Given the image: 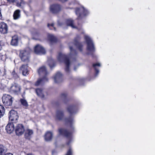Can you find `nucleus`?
<instances>
[{"instance_id":"412c9836","label":"nucleus","mask_w":155,"mask_h":155,"mask_svg":"<svg viewBox=\"0 0 155 155\" xmlns=\"http://www.w3.org/2000/svg\"><path fill=\"white\" fill-rule=\"evenodd\" d=\"M36 93L38 96L41 98H44V94L43 90L41 88H37L35 90Z\"/></svg>"},{"instance_id":"7ed1b4c3","label":"nucleus","mask_w":155,"mask_h":155,"mask_svg":"<svg viewBox=\"0 0 155 155\" xmlns=\"http://www.w3.org/2000/svg\"><path fill=\"white\" fill-rule=\"evenodd\" d=\"M38 74L42 76H44L42 78H39L35 84L36 86L43 84L45 82L48 81V79L46 77V76L48 74L46 68L44 66H42L38 70Z\"/></svg>"},{"instance_id":"0eeeda50","label":"nucleus","mask_w":155,"mask_h":155,"mask_svg":"<svg viewBox=\"0 0 155 155\" xmlns=\"http://www.w3.org/2000/svg\"><path fill=\"white\" fill-rule=\"evenodd\" d=\"M2 100L4 104L6 106H11L12 102V97L10 95L4 94L2 97Z\"/></svg>"},{"instance_id":"6e6552de","label":"nucleus","mask_w":155,"mask_h":155,"mask_svg":"<svg viewBox=\"0 0 155 155\" xmlns=\"http://www.w3.org/2000/svg\"><path fill=\"white\" fill-rule=\"evenodd\" d=\"M9 120L13 123H16L18 118L17 112L13 110H11L9 112Z\"/></svg>"},{"instance_id":"473e14b6","label":"nucleus","mask_w":155,"mask_h":155,"mask_svg":"<svg viewBox=\"0 0 155 155\" xmlns=\"http://www.w3.org/2000/svg\"><path fill=\"white\" fill-rule=\"evenodd\" d=\"M6 70L5 69H4V71H2L0 69V76H4L6 74Z\"/></svg>"},{"instance_id":"4468645a","label":"nucleus","mask_w":155,"mask_h":155,"mask_svg":"<svg viewBox=\"0 0 155 155\" xmlns=\"http://www.w3.org/2000/svg\"><path fill=\"white\" fill-rule=\"evenodd\" d=\"M8 28L6 24L2 22L0 25V32L2 34H5L8 32Z\"/></svg>"},{"instance_id":"aec40b11","label":"nucleus","mask_w":155,"mask_h":155,"mask_svg":"<svg viewBox=\"0 0 155 155\" xmlns=\"http://www.w3.org/2000/svg\"><path fill=\"white\" fill-rule=\"evenodd\" d=\"M63 113L61 111L58 110L56 112V119L57 120H61L63 118Z\"/></svg>"},{"instance_id":"ea45409f","label":"nucleus","mask_w":155,"mask_h":155,"mask_svg":"<svg viewBox=\"0 0 155 155\" xmlns=\"http://www.w3.org/2000/svg\"><path fill=\"white\" fill-rule=\"evenodd\" d=\"M72 1H73V2H72V3H71L70 4H74L75 2L76 1V0H72Z\"/></svg>"},{"instance_id":"c756f323","label":"nucleus","mask_w":155,"mask_h":155,"mask_svg":"<svg viewBox=\"0 0 155 155\" xmlns=\"http://www.w3.org/2000/svg\"><path fill=\"white\" fill-rule=\"evenodd\" d=\"M5 112L4 107L0 105V118L2 117Z\"/></svg>"},{"instance_id":"c9c22d12","label":"nucleus","mask_w":155,"mask_h":155,"mask_svg":"<svg viewBox=\"0 0 155 155\" xmlns=\"http://www.w3.org/2000/svg\"><path fill=\"white\" fill-rule=\"evenodd\" d=\"M66 96V94L65 93L62 94H61V97L62 98H64Z\"/></svg>"},{"instance_id":"bb28decb","label":"nucleus","mask_w":155,"mask_h":155,"mask_svg":"<svg viewBox=\"0 0 155 155\" xmlns=\"http://www.w3.org/2000/svg\"><path fill=\"white\" fill-rule=\"evenodd\" d=\"M75 45L78 48L80 51H81L82 50V47L83 45L82 43H80L77 41L76 40H75Z\"/></svg>"},{"instance_id":"b1692460","label":"nucleus","mask_w":155,"mask_h":155,"mask_svg":"<svg viewBox=\"0 0 155 155\" xmlns=\"http://www.w3.org/2000/svg\"><path fill=\"white\" fill-rule=\"evenodd\" d=\"M7 151V149L6 147L3 145L0 144V155L4 154Z\"/></svg>"},{"instance_id":"f3484780","label":"nucleus","mask_w":155,"mask_h":155,"mask_svg":"<svg viewBox=\"0 0 155 155\" xmlns=\"http://www.w3.org/2000/svg\"><path fill=\"white\" fill-rule=\"evenodd\" d=\"M54 78V82L58 83L62 80V75L60 72H58L55 75Z\"/></svg>"},{"instance_id":"6ab92c4d","label":"nucleus","mask_w":155,"mask_h":155,"mask_svg":"<svg viewBox=\"0 0 155 155\" xmlns=\"http://www.w3.org/2000/svg\"><path fill=\"white\" fill-rule=\"evenodd\" d=\"M33 133V131L31 129H27L25 131V137L26 139H29Z\"/></svg>"},{"instance_id":"f03ea898","label":"nucleus","mask_w":155,"mask_h":155,"mask_svg":"<svg viewBox=\"0 0 155 155\" xmlns=\"http://www.w3.org/2000/svg\"><path fill=\"white\" fill-rule=\"evenodd\" d=\"M70 54L68 56L66 55L61 53H59L57 57L58 61L60 62H64L66 65L65 71L66 72H68L69 71V66L70 62L69 61V57H71L73 53L76 54L75 51L73 49L72 47H70Z\"/></svg>"},{"instance_id":"a19ab883","label":"nucleus","mask_w":155,"mask_h":155,"mask_svg":"<svg viewBox=\"0 0 155 155\" xmlns=\"http://www.w3.org/2000/svg\"><path fill=\"white\" fill-rule=\"evenodd\" d=\"M5 155H13V154L10 153H7V154H5Z\"/></svg>"},{"instance_id":"dca6fc26","label":"nucleus","mask_w":155,"mask_h":155,"mask_svg":"<svg viewBox=\"0 0 155 155\" xmlns=\"http://www.w3.org/2000/svg\"><path fill=\"white\" fill-rule=\"evenodd\" d=\"M13 123H9L5 127V130L9 134H11L14 130V126Z\"/></svg>"},{"instance_id":"2eb2a0df","label":"nucleus","mask_w":155,"mask_h":155,"mask_svg":"<svg viewBox=\"0 0 155 155\" xmlns=\"http://www.w3.org/2000/svg\"><path fill=\"white\" fill-rule=\"evenodd\" d=\"M27 64H23L20 68V71L24 76H26L29 74V70L28 68Z\"/></svg>"},{"instance_id":"9b49d317","label":"nucleus","mask_w":155,"mask_h":155,"mask_svg":"<svg viewBox=\"0 0 155 155\" xmlns=\"http://www.w3.org/2000/svg\"><path fill=\"white\" fill-rule=\"evenodd\" d=\"M20 86L16 83L12 84L10 88V91L15 94H18L20 91Z\"/></svg>"},{"instance_id":"49530a36","label":"nucleus","mask_w":155,"mask_h":155,"mask_svg":"<svg viewBox=\"0 0 155 155\" xmlns=\"http://www.w3.org/2000/svg\"><path fill=\"white\" fill-rule=\"evenodd\" d=\"M17 4H18H18L17 3Z\"/></svg>"},{"instance_id":"58836bf2","label":"nucleus","mask_w":155,"mask_h":155,"mask_svg":"<svg viewBox=\"0 0 155 155\" xmlns=\"http://www.w3.org/2000/svg\"><path fill=\"white\" fill-rule=\"evenodd\" d=\"M24 4V2L23 1H21V2H20V4H19V5L21 6L23 4Z\"/></svg>"},{"instance_id":"ddd939ff","label":"nucleus","mask_w":155,"mask_h":155,"mask_svg":"<svg viewBox=\"0 0 155 155\" xmlns=\"http://www.w3.org/2000/svg\"><path fill=\"white\" fill-rule=\"evenodd\" d=\"M58 25L59 26H62L64 25H67V26H70L72 28H75V27L74 25L73 21L71 19H68L66 20V23L65 24L64 23H60L59 21H58Z\"/></svg>"},{"instance_id":"9d476101","label":"nucleus","mask_w":155,"mask_h":155,"mask_svg":"<svg viewBox=\"0 0 155 155\" xmlns=\"http://www.w3.org/2000/svg\"><path fill=\"white\" fill-rule=\"evenodd\" d=\"M35 52L38 54H43L45 53V49L41 45H38L35 48Z\"/></svg>"},{"instance_id":"20e7f679","label":"nucleus","mask_w":155,"mask_h":155,"mask_svg":"<svg viewBox=\"0 0 155 155\" xmlns=\"http://www.w3.org/2000/svg\"><path fill=\"white\" fill-rule=\"evenodd\" d=\"M84 38L87 44V50L91 52H93L95 51L94 45L91 38L88 35H85Z\"/></svg>"},{"instance_id":"7c9ffc66","label":"nucleus","mask_w":155,"mask_h":155,"mask_svg":"<svg viewBox=\"0 0 155 155\" xmlns=\"http://www.w3.org/2000/svg\"><path fill=\"white\" fill-rule=\"evenodd\" d=\"M54 24L52 23L51 24H48V27L51 30L54 29V31H56V29L54 27Z\"/></svg>"},{"instance_id":"37998d69","label":"nucleus","mask_w":155,"mask_h":155,"mask_svg":"<svg viewBox=\"0 0 155 155\" xmlns=\"http://www.w3.org/2000/svg\"><path fill=\"white\" fill-rule=\"evenodd\" d=\"M2 49V46H1V45L0 44V51Z\"/></svg>"},{"instance_id":"4be33fe9","label":"nucleus","mask_w":155,"mask_h":155,"mask_svg":"<svg viewBox=\"0 0 155 155\" xmlns=\"http://www.w3.org/2000/svg\"><path fill=\"white\" fill-rule=\"evenodd\" d=\"M53 134L50 131H48L45 134V139L46 141H49L52 138Z\"/></svg>"},{"instance_id":"72a5a7b5","label":"nucleus","mask_w":155,"mask_h":155,"mask_svg":"<svg viewBox=\"0 0 155 155\" xmlns=\"http://www.w3.org/2000/svg\"><path fill=\"white\" fill-rule=\"evenodd\" d=\"M72 151L71 149L70 148L67 151V152L66 155H72Z\"/></svg>"},{"instance_id":"393cba45","label":"nucleus","mask_w":155,"mask_h":155,"mask_svg":"<svg viewBox=\"0 0 155 155\" xmlns=\"http://www.w3.org/2000/svg\"><path fill=\"white\" fill-rule=\"evenodd\" d=\"M48 38L51 43H54L56 42L57 39L52 35L49 34L48 35Z\"/></svg>"},{"instance_id":"a878e982","label":"nucleus","mask_w":155,"mask_h":155,"mask_svg":"<svg viewBox=\"0 0 155 155\" xmlns=\"http://www.w3.org/2000/svg\"><path fill=\"white\" fill-rule=\"evenodd\" d=\"M101 66V64L99 63H97L95 64H94L93 65V66L95 70L96 73L95 75L96 76H97L99 73V71L98 69L97 68V67H100Z\"/></svg>"},{"instance_id":"79ce46f5","label":"nucleus","mask_w":155,"mask_h":155,"mask_svg":"<svg viewBox=\"0 0 155 155\" xmlns=\"http://www.w3.org/2000/svg\"><path fill=\"white\" fill-rule=\"evenodd\" d=\"M2 16L1 12V9H0V16Z\"/></svg>"},{"instance_id":"c85d7f7f","label":"nucleus","mask_w":155,"mask_h":155,"mask_svg":"<svg viewBox=\"0 0 155 155\" xmlns=\"http://www.w3.org/2000/svg\"><path fill=\"white\" fill-rule=\"evenodd\" d=\"M20 102L21 104L24 107H27L28 106V103L25 99H20Z\"/></svg>"},{"instance_id":"f257e3e1","label":"nucleus","mask_w":155,"mask_h":155,"mask_svg":"<svg viewBox=\"0 0 155 155\" xmlns=\"http://www.w3.org/2000/svg\"><path fill=\"white\" fill-rule=\"evenodd\" d=\"M67 110L71 116L68 118H66L64 121L67 124L70 125V130L69 131L64 129L60 128L58 131L60 134L65 136L67 138V144L69 145L73 141L72 133L74 128L73 124L74 121L72 115L77 113L78 110L77 107L76 105H70L67 108Z\"/></svg>"},{"instance_id":"f8f14e48","label":"nucleus","mask_w":155,"mask_h":155,"mask_svg":"<svg viewBox=\"0 0 155 155\" xmlns=\"http://www.w3.org/2000/svg\"><path fill=\"white\" fill-rule=\"evenodd\" d=\"M61 7L59 5L54 4L51 5L50 7V11L53 13H56L61 10Z\"/></svg>"},{"instance_id":"39448f33","label":"nucleus","mask_w":155,"mask_h":155,"mask_svg":"<svg viewBox=\"0 0 155 155\" xmlns=\"http://www.w3.org/2000/svg\"><path fill=\"white\" fill-rule=\"evenodd\" d=\"M75 12L78 16V19L87 15L89 13L88 11L83 6H81L80 8H76Z\"/></svg>"},{"instance_id":"2f4dec72","label":"nucleus","mask_w":155,"mask_h":155,"mask_svg":"<svg viewBox=\"0 0 155 155\" xmlns=\"http://www.w3.org/2000/svg\"><path fill=\"white\" fill-rule=\"evenodd\" d=\"M11 74L15 79H16L18 77L17 74L15 72V70L13 71L12 72Z\"/></svg>"},{"instance_id":"cd10ccee","label":"nucleus","mask_w":155,"mask_h":155,"mask_svg":"<svg viewBox=\"0 0 155 155\" xmlns=\"http://www.w3.org/2000/svg\"><path fill=\"white\" fill-rule=\"evenodd\" d=\"M48 64L51 68H52L54 66V61L53 59L50 58L48 60Z\"/></svg>"},{"instance_id":"a211bd4d","label":"nucleus","mask_w":155,"mask_h":155,"mask_svg":"<svg viewBox=\"0 0 155 155\" xmlns=\"http://www.w3.org/2000/svg\"><path fill=\"white\" fill-rule=\"evenodd\" d=\"M18 37L17 35H14L12 37V39L11 42V45L16 46L18 44Z\"/></svg>"},{"instance_id":"f704fd0d","label":"nucleus","mask_w":155,"mask_h":155,"mask_svg":"<svg viewBox=\"0 0 155 155\" xmlns=\"http://www.w3.org/2000/svg\"><path fill=\"white\" fill-rule=\"evenodd\" d=\"M39 34V33L37 31L33 33V35L35 36H38Z\"/></svg>"},{"instance_id":"a18cd8bd","label":"nucleus","mask_w":155,"mask_h":155,"mask_svg":"<svg viewBox=\"0 0 155 155\" xmlns=\"http://www.w3.org/2000/svg\"><path fill=\"white\" fill-rule=\"evenodd\" d=\"M74 70H76V69H75V68H74Z\"/></svg>"},{"instance_id":"c03bdc74","label":"nucleus","mask_w":155,"mask_h":155,"mask_svg":"<svg viewBox=\"0 0 155 155\" xmlns=\"http://www.w3.org/2000/svg\"><path fill=\"white\" fill-rule=\"evenodd\" d=\"M28 155H32V154H29Z\"/></svg>"},{"instance_id":"5701e85b","label":"nucleus","mask_w":155,"mask_h":155,"mask_svg":"<svg viewBox=\"0 0 155 155\" xmlns=\"http://www.w3.org/2000/svg\"><path fill=\"white\" fill-rule=\"evenodd\" d=\"M21 16L20 11L18 9L15 10L14 13L13 17L14 19L17 20L19 19Z\"/></svg>"},{"instance_id":"e433bc0d","label":"nucleus","mask_w":155,"mask_h":155,"mask_svg":"<svg viewBox=\"0 0 155 155\" xmlns=\"http://www.w3.org/2000/svg\"><path fill=\"white\" fill-rule=\"evenodd\" d=\"M3 55L0 53V61L2 60L3 59Z\"/></svg>"},{"instance_id":"423d86ee","label":"nucleus","mask_w":155,"mask_h":155,"mask_svg":"<svg viewBox=\"0 0 155 155\" xmlns=\"http://www.w3.org/2000/svg\"><path fill=\"white\" fill-rule=\"evenodd\" d=\"M30 52L28 49L20 51L19 56L21 60L24 62H28L29 61Z\"/></svg>"},{"instance_id":"4c0bfd02","label":"nucleus","mask_w":155,"mask_h":155,"mask_svg":"<svg viewBox=\"0 0 155 155\" xmlns=\"http://www.w3.org/2000/svg\"><path fill=\"white\" fill-rule=\"evenodd\" d=\"M8 2L10 3L14 2L15 0H7Z\"/></svg>"},{"instance_id":"1a4fd4ad","label":"nucleus","mask_w":155,"mask_h":155,"mask_svg":"<svg viewBox=\"0 0 155 155\" xmlns=\"http://www.w3.org/2000/svg\"><path fill=\"white\" fill-rule=\"evenodd\" d=\"M15 131L16 135H21L25 131L24 126L21 124H18L15 127Z\"/></svg>"}]
</instances>
